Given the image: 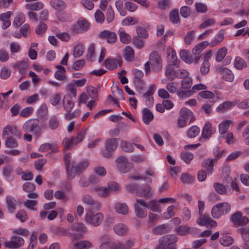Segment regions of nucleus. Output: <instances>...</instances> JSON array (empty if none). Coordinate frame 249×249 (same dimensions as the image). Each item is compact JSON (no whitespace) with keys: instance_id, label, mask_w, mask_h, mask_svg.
I'll return each instance as SVG.
<instances>
[{"instance_id":"nucleus-1","label":"nucleus","mask_w":249,"mask_h":249,"mask_svg":"<svg viewBox=\"0 0 249 249\" xmlns=\"http://www.w3.org/2000/svg\"><path fill=\"white\" fill-rule=\"evenodd\" d=\"M65 164L67 173L68 178L71 179L74 178L77 174H80L83 172L89 166L88 160H84L78 164L71 158L70 154L65 155L64 157Z\"/></svg>"},{"instance_id":"nucleus-2","label":"nucleus","mask_w":249,"mask_h":249,"mask_svg":"<svg viewBox=\"0 0 249 249\" xmlns=\"http://www.w3.org/2000/svg\"><path fill=\"white\" fill-rule=\"evenodd\" d=\"M69 237L72 240H78L82 238L87 232V228L83 223H76L69 227Z\"/></svg>"},{"instance_id":"nucleus-3","label":"nucleus","mask_w":249,"mask_h":249,"mask_svg":"<svg viewBox=\"0 0 249 249\" xmlns=\"http://www.w3.org/2000/svg\"><path fill=\"white\" fill-rule=\"evenodd\" d=\"M23 131L25 133H31L38 138L41 135V129L39 127V121L37 119H32L27 121L23 125Z\"/></svg>"},{"instance_id":"nucleus-4","label":"nucleus","mask_w":249,"mask_h":249,"mask_svg":"<svg viewBox=\"0 0 249 249\" xmlns=\"http://www.w3.org/2000/svg\"><path fill=\"white\" fill-rule=\"evenodd\" d=\"M117 168L120 173H126L129 172L133 167V164L128 161L124 156H119L115 160Z\"/></svg>"},{"instance_id":"nucleus-5","label":"nucleus","mask_w":249,"mask_h":249,"mask_svg":"<svg viewBox=\"0 0 249 249\" xmlns=\"http://www.w3.org/2000/svg\"><path fill=\"white\" fill-rule=\"evenodd\" d=\"M104 219V215L101 213H94L92 211H88L85 216V221L94 226L101 224Z\"/></svg>"},{"instance_id":"nucleus-6","label":"nucleus","mask_w":249,"mask_h":249,"mask_svg":"<svg viewBox=\"0 0 249 249\" xmlns=\"http://www.w3.org/2000/svg\"><path fill=\"white\" fill-rule=\"evenodd\" d=\"M230 211L231 206L229 203H220L213 207L211 214L214 218H218L222 214L228 213Z\"/></svg>"},{"instance_id":"nucleus-7","label":"nucleus","mask_w":249,"mask_h":249,"mask_svg":"<svg viewBox=\"0 0 249 249\" xmlns=\"http://www.w3.org/2000/svg\"><path fill=\"white\" fill-rule=\"evenodd\" d=\"M118 141L116 138H111L107 140L105 142V149L103 151V156L107 158L112 157V152L115 150L118 145Z\"/></svg>"},{"instance_id":"nucleus-8","label":"nucleus","mask_w":249,"mask_h":249,"mask_svg":"<svg viewBox=\"0 0 249 249\" xmlns=\"http://www.w3.org/2000/svg\"><path fill=\"white\" fill-rule=\"evenodd\" d=\"M141 206L143 208H146V202L143 199H137L134 204L135 214L140 218L145 217L147 214L146 211L144 209L142 208Z\"/></svg>"},{"instance_id":"nucleus-9","label":"nucleus","mask_w":249,"mask_h":249,"mask_svg":"<svg viewBox=\"0 0 249 249\" xmlns=\"http://www.w3.org/2000/svg\"><path fill=\"white\" fill-rule=\"evenodd\" d=\"M196 222L199 225L205 226L209 229L215 228L217 226V223L206 214L199 215V217L197 219Z\"/></svg>"},{"instance_id":"nucleus-10","label":"nucleus","mask_w":249,"mask_h":249,"mask_svg":"<svg viewBox=\"0 0 249 249\" xmlns=\"http://www.w3.org/2000/svg\"><path fill=\"white\" fill-rule=\"evenodd\" d=\"M231 220L236 227L244 226L249 222L247 217H242V213L239 212L235 213L231 217Z\"/></svg>"},{"instance_id":"nucleus-11","label":"nucleus","mask_w":249,"mask_h":249,"mask_svg":"<svg viewBox=\"0 0 249 249\" xmlns=\"http://www.w3.org/2000/svg\"><path fill=\"white\" fill-rule=\"evenodd\" d=\"M24 244L23 238L17 236H13L11 237V240L5 242L4 245L8 248L14 249L19 248L23 246Z\"/></svg>"},{"instance_id":"nucleus-12","label":"nucleus","mask_w":249,"mask_h":249,"mask_svg":"<svg viewBox=\"0 0 249 249\" xmlns=\"http://www.w3.org/2000/svg\"><path fill=\"white\" fill-rule=\"evenodd\" d=\"M136 194L139 197L149 198L152 196V192L150 186L144 184L136 190Z\"/></svg>"},{"instance_id":"nucleus-13","label":"nucleus","mask_w":249,"mask_h":249,"mask_svg":"<svg viewBox=\"0 0 249 249\" xmlns=\"http://www.w3.org/2000/svg\"><path fill=\"white\" fill-rule=\"evenodd\" d=\"M82 201L84 203L90 206L93 209L98 210L101 207L100 203L98 201L94 200L92 196L89 195L84 196L82 198Z\"/></svg>"},{"instance_id":"nucleus-14","label":"nucleus","mask_w":249,"mask_h":249,"mask_svg":"<svg viewBox=\"0 0 249 249\" xmlns=\"http://www.w3.org/2000/svg\"><path fill=\"white\" fill-rule=\"evenodd\" d=\"M224 79L227 82H232L234 79V75L231 71L227 68L219 67L216 69Z\"/></svg>"},{"instance_id":"nucleus-15","label":"nucleus","mask_w":249,"mask_h":249,"mask_svg":"<svg viewBox=\"0 0 249 249\" xmlns=\"http://www.w3.org/2000/svg\"><path fill=\"white\" fill-rule=\"evenodd\" d=\"M197 230L196 228L181 225L176 228V231L178 235L184 236L191 232H196Z\"/></svg>"},{"instance_id":"nucleus-16","label":"nucleus","mask_w":249,"mask_h":249,"mask_svg":"<svg viewBox=\"0 0 249 249\" xmlns=\"http://www.w3.org/2000/svg\"><path fill=\"white\" fill-rule=\"evenodd\" d=\"M6 208L11 213H13L18 206V201L12 196H8L6 197Z\"/></svg>"},{"instance_id":"nucleus-17","label":"nucleus","mask_w":249,"mask_h":249,"mask_svg":"<svg viewBox=\"0 0 249 249\" xmlns=\"http://www.w3.org/2000/svg\"><path fill=\"white\" fill-rule=\"evenodd\" d=\"M11 15L10 11L0 14V20L2 22L1 27L3 29H7L10 26L11 21L9 19Z\"/></svg>"},{"instance_id":"nucleus-18","label":"nucleus","mask_w":249,"mask_h":249,"mask_svg":"<svg viewBox=\"0 0 249 249\" xmlns=\"http://www.w3.org/2000/svg\"><path fill=\"white\" fill-rule=\"evenodd\" d=\"M100 37L102 39H106L107 42L112 43L114 42L116 39V35L114 32L109 31H104L100 34Z\"/></svg>"},{"instance_id":"nucleus-19","label":"nucleus","mask_w":249,"mask_h":249,"mask_svg":"<svg viewBox=\"0 0 249 249\" xmlns=\"http://www.w3.org/2000/svg\"><path fill=\"white\" fill-rule=\"evenodd\" d=\"M149 62L152 66H156L159 69L161 67V58L156 52H153L149 56Z\"/></svg>"},{"instance_id":"nucleus-20","label":"nucleus","mask_w":249,"mask_h":249,"mask_svg":"<svg viewBox=\"0 0 249 249\" xmlns=\"http://www.w3.org/2000/svg\"><path fill=\"white\" fill-rule=\"evenodd\" d=\"M5 135H7L8 137L14 136L18 138H20V133L16 127L7 125L4 128L3 131V136Z\"/></svg>"},{"instance_id":"nucleus-21","label":"nucleus","mask_w":249,"mask_h":249,"mask_svg":"<svg viewBox=\"0 0 249 249\" xmlns=\"http://www.w3.org/2000/svg\"><path fill=\"white\" fill-rule=\"evenodd\" d=\"M63 105L64 109L67 112H70L73 108L74 103L69 94L64 96L63 99Z\"/></svg>"},{"instance_id":"nucleus-22","label":"nucleus","mask_w":249,"mask_h":249,"mask_svg":"<svg viewBox=\"0 0 249 249\" xmlns=\"http://www.w3.org/2000/svg\"><path fill=\"white\" fill-rule=\"evenodd\" d=\"M177 241V237L174 235H167L160 239V243L164 246L173 245Z\"/></svg>"},{"instance_id":"nucleus-23","label":"nucleus","mask_w":249,"mask_h":249,"mask_svg":"<svg viewBox=\"0 0 249 249\" xmlns=\"http://www.w3.org/2000/svg\"><path fill=\"white\" fill-rule=\"evenodd\" d=\"M113 230L117 235L124 236L127 233L128 229L124 224L119 223L113 226Z\"/></svg>"},{"instance_id":"nucleus-24","label":"nucleus","mask_w":249,"mask_h":249,"mask_svg":"<svg viewBox=\"0 0 249 249\" xmlns=\"http://www.w3.org/2000/svg\"><path fill=\"white\" fill-rule=\"evenodd\" d=\"M142 120L146 124H148L149 123L154 119V115L152 112L146 108H144L142 110Z\"/></svg>"},{"instance_id":"nucleus-25","label":"nucleus","mask_w":249,"mask_h":249,"mask_svg":"<svg viewBox=\"0 0 249 249\" xmlns=\"http://www.w3.org/2000/svg\"><path fill=\"white\" fill-rule=\"evenodd\" d=\"M214 159H205L202 162V166L204 168L208 174H211L213 172V167Z\"/></svg>"},{"instance_id":"nucleus-26","label":"nucleus","mask_w":249,"mask_h":249,"mask_svg":"<svg viewBox=\"0 0 249 249\" xmlns=\"http://www.w3.org/2000/svg\"><path fill=\"white\" fill-rule=\"evenodd\" d=\"M236 104L235 102L226 101L219 105L216 109L218 112H223L235 106Z\"/></svg>"},{"instance_id":"nucleus-27","label":"nucleus","mask_w":249,"mask_h":249,"mask_svg":"<svg viewBox=\"0 0 249 249\" xmlns=\"http://www.w3.org/2000/svg\"><path fill=\"white\" fill-rule=\"evenodd\" d=\"M93 190L97 192V195L101 197L106 198L110 195L107 187L96 186Z\"/></svg>"},{"instance_id":"nucleus-28","label":"nucleus","mask_w":249,"mask_h":249,"mask_svg":"<svg viewBox=\"0 0 249 249\" xmlns=\"http://www.w3.org/2000/svg\"><path fill=\"white\" fill-rule=\"evenodd\" d=\"M124 59L127 61H131L134 59V51L130 46H126L124 52Z\"/></svg>"},{"instance_id":"nucleus-29","label":"nucleus","mask_w":249,"mask_h":249,"mask_svg":"<svg viewBox=\"0 0 249 249\" xmlns=\"http://www.w3.org/2000/svg\"><path fill=\"white\" fill-rule=\"evenodd\" d=\"M212 134V124L210 123L207 122L205 124L203 127L201 138H200V140H201V138H209L211 136Z\"/></svg>"},{"instance_id":"nucleus-30","label":"nucleus","mask_w":249,"mask_h":249,"mask_svg":"<svg viewBox=\"0 0 249 249\" xmlns=\"http://www.w3.org/2000/svg\"><path fill=\"white\" fill-rule=\"evenodd\" d=\"M56 68L58 70L55 72L54 77L57 80L63 81L66 78L65 75L66 70L64 67L62 66H57Z\"/></svg>"},{"instance_id":"nucleus-31","label":"nucleus","mask_w":249,"mask_h":249,"mask_svg":"<svg viewBox=\"0 0 249 249\" xmlns=\"http://www.w3.org/2000/svg\"><path fill=\"white\" fill-rule=\"evenodd\" d=\"M177 209L178 207L176 205H171L168 207L167 211L162 214V218L164 219H168L171 217H173L175 215L174 211L177 210Z\"/></svg>"},{"instance_id":"nucleus-32","label":"nucleus","mask_w":249,"mask_h":249,"mask_svg":"<svg viewBox=\"0 0 249 249\" xmlns=\"http://www.w3.org/2000/svg\"><path fill=\"white\" fill-rule=\"evenodd\" d=\"M232 123L231 120H226L221 122L218 125L219 132L221 134L227 132L230 124Z\"/></svg>"},{"instance_id":"nucleus-33","label":"nucleus","mask_w":249,"mask_h":249,"mask_svg":"<svg viewBox=\"0 0 249 249\" xmlns=\"http://www.w3.org/2000/svg\"><path fill=\"white\" fill-rule=\"evenodd\" d=\"M2 173L5 178L9 182H11L13 180V168L11 166H7L4 167L2 170Z\"/></svg>"},{"instance_id":"nucleus-34","label":"nucleus","mask_w":249,"mask_h":249,"mask_svg":"<svg viewBox=\"0 0 249 249\" xmlns=\"http://www.w3.org/2000/svg\"><path fill=\"white\" fill-rule=\"evenodd\" d=\"M121 42L127 44L131 41L130 35L124 30H120L118 33Z\"/></svg>"},{"instance_id":"nucleus-35","label":"nucleus","mask_w":249,"mask_h":249,"mask_svg":"<svg viewBox=\"0 0 249 249\" xmlns=\"http://www.w3.org/2000/svg\"><path fill=\"white\" fill-rule=\"evenodd\" d=\"M51 6L58 11H61L66 7V4L62 0H53L51 2Z\"/></svg>"},{"instance_id":"nucleus-36","label":"nucleus","mask_w":249,"mask_h":249,"mask_svg":"<svg viewBox=\"0 0 249 249\" xmlns=\"http://www.w3.org/2000/svg\"><path fill=\"white\" fill-rule=\"evenodd\" d=\"M115 210L117 213L126 215L128 212V208L125 203H116L115 205Z\"/></svg>"},{"instance_id":"nucleus-37","label":"nucleus","mask_w":249,"mask_h":249,"mask_svg":"<svg viewBox=\"0 0 249 249\" xmlns=\"http://www.w3.org/2000/svg\"><path fill=\"white\" fill-rule=\"evenodd\" d=\"M74 247L76 249H89L92 246V244L89 241L83 240L75 243Z\"/></svg>"},{"instance_id":"nucleus-38","label":"nucleus","mask_w":249,"mask_h":249,"mask_svg":"<svg viewBox=\"0 0 249 249\" xmlns=\"http://www.w3.org/2000/svg\"><path fill=\"white\" fill-rule=\"evenodd\" d=\"M208 44V43L207 41H204L196 45L192 50L194 55H199Z\"/></svg>"},{"instance_id":"nucleus-39","label":"nucleus","mask_w":249,"mask_h":249,"mask_svg":"<svg viewBox=\"0 0 249 249\" xmlns=\"http://www.w3.org/2000/svg\"><path fill=\"white\" fill-rule=\"evenodd\" d=\"M112 93L114 95V99L118 101L120 100H124L123 91L118 87L114 88L112 90Z\"/></svg>"},{"instance_id":"nucleus-40","label":"nucleus","mask_w":249,"mask_h":249,"mask_svg":"<svg viewBox=\"0 0 249 249\" xmlns=\"http://www.w3.org/2000/svg\"><path fill=\"white\" fill-rule=\"evenodd\" d=\"M187 110L186 108H182L180 111V117L178 120V124L179 127H183L186 124L187 117L183 113V111Z\"/></svg>"},{"instance_id":"nucleus-41","label":"nucleus","mask_w":249,"mask_h":249,"mask_svg":"<svg viewBox=\"0 0 249 249\" xmlns=\"http://www.w3.org/2000/svg\"><path fill=\"white\" fill-rule=\"evenodd\" d=\"M59 125V121L58 118L55 116H53L51 117L48 122V127L51 130L56 129Z\"/></svg>"},{"instance_id":"nucleus-42","label":"nucleus","mask_w":249,"mask_h":249,"mask_svg":"<svg viewBox=\"0 0 249 249\" xmlns=\"http://www.w3.org/2000/svg\"><path fill=\"white\" fill-rule=\"evenodd\" d=\"M44 7L43 3L40 1L34 2L33 3H28L25 5L26 9L33 11H37L42 9Z\"/></svg>"},{"instance_id":"nucleus-43","label":"nucleus","mask_w":249,"mask_h":249,"mask_svg":"<svg viewBox=\"0 0 249 249\" xmlns=\"http://www.w3.org/2000/svg\"><path fill=\"white\" fill-rule=\"evenodd\" d=\"M174 65V64H170L166 68L165 75L170 80H173L175 78L174 74V72H176V71H175Z\"/></svg>"},{"instance_id":"nucleus-44","label":"nucleus","mask_w":249,"mask_h":249,"mask_svg":"<svg viewBox=\"0 0 249 249\" xmlns=\"http://www.w3.org/2000/svg\"><path fill=\"white\" fill-rule=\"evenodd\" d=\"M168 226L165 224L159 225L153 229L152 231L156 235L164 234L167 231Z\"/></svg>"},{"instance_id":"nucleus-45","label":"nucleus","mask_w":249,"mask_h":249,"mask_svg":"<svg viewBox=\"0 0 249 249\" xmlns=\"http://www.w3.org/2000/svg\"><path fill=\"white\" fill-rule=\"evenodd\" d=\"M170 19L174 24H179L180 20L178 16V11L175 9L172 10L169 15Z\"/></svg>"},{"instance_id":"nucleus-46","label":"nucleus","mask_w":249,"mask_h":249,"mask_svg":"<svg viewBox=\"0 0 249 249\" xmlns=\"http://www.w3.org/2000/svg\"><path fill=\"white\" fill-rule=\"evenodd\" d=\"M28 60L27 59L23 60L21 62L17 63L15 65V67H17L18 68L19 72L22 74H24L26 70L28 68Z\"/></svg>"},{"instance_id":"nucleus-47","label":"nucleus","mask_w":249,"mask_h":249,"mask_svg":"<svg viewBox=\"0 0 249 249\" xmlns=\"http://www.w3.org/2000/svg\"><path fill=\"white\" fill-rule=\"evenodd\" d=\"M55 15L59 20L63 22L69 21L71 18V16L70 14L62 10L61 11H57Z\"/></svg>"},{"instance_id":"nucleus-48","label":"nucleus","mask_w":249,"mask_h":249,"mask_svg":"<svg viewBox=\"0 0 249 249\" xmlns=\"http://www.w3.org/2000/svg\"><path fill=\"white\" fill-rule=\"evenodd\" d=\"M234 65L236 69L240 70L247 67V63L243 59L237 56L235 57Z\"/></svg>"},{"instance_id":"nucleus-49","label":"nucleus","mask_w":249,"mask_h":249,"mask_svg":"<svg viewBox=\"0 0 249 249\" xmlns=\"http://www.w3.org/2000/svg\"><path fill=\"white\" fill-rule=\"evenodd\" d=\"M180 56L181 59L186 63H193V56H190L186 50L180 51Z\"/></svg>"},{"instance_id":"nucleus-50","label":"nucleus","mask_w":249,"mask_h":249,"mask_svg":"<svg viewBox=\"0 0 249 249\" xmlns=\"http://www.w3.org/2000/svg\"><path fill=\"white\" fill-rule=\"evenodd\" d=\"M25 21V17L23 14H18L14 18L13 24L17 27L21 26Z\"/></svg>"},{"instance_id":"nucleus-51","label":"nucleus","mask_w":249,"mask_h":249,"mask_svg":"<svg viewBox=\"0 0 249 249\" xmlns=\"http://www.w3.org/2000/svg\"><path fill=\"white\" fill-rule=\"evenodd\" d=\"M77 24L79 25L83 33L87 31L89 28V22L85 19H80L77 21Z\"/></svg>"},{"instance_id":"nucleus-52","label":"nucleus","mask_w":249,"mask_h":249,"mask_svg":"<svg viewBox=\"0 0 249 249\" xmlns=\"http://www.w3.org/2000/svg\"><path fill=\"white\" fill-rule=\"evenodd\" d=\"M227 53V49L224 47L219 49L216 55L215 60L217 62H221L225 57Z\"/></svg>"},{"instance_id":"nucleus-53","label":"nucleus","mask_w":249,"mask_h":249,"mask_svg":"<svg viewBox=\"0 0 249 249\" xmlns=\"http://www.w3.org/2000/svg\"><path fill=\"white\" fill-rule=\"evenodd\" d=\"M181 159L187 164L190 163L194 158V155L188 152H183L180 154Z\"/></svg>"},{"instance_id":"nucleus-54","label":"nucleus","mask_w":249,"mask_h":249,"mask_svg":"<svg viewBox=\"0 0 249 249\" xmlns=\"http://www.w3.org/2000/svg\"><path fill=\"white\" fill-rule=\"evenodd\" d=\"M213 188L215 191L219 194H225L227 192V189L225 186L220 183H214Z\"/></svg>"},{"instance_id":"nucleus-55","label":"nucleus","mask_w":249,"mask_h":249,"mask_svg":"<svg viewBox=\"0 0 249 249\" xmlns=\"http://www.w3.org/2000/svg\"><path fill=\"white\" fill-rule=\"evenodd\" d=\"M200 129L197 126L194 125L190 128L187 132V135L189 138H194L199 133Z\"/></svg>"},{"instance_id":"nucleus-56","label":"nucleus","mask_w":249,"mask_h":249,"mask_svg":"<svg viewBox=\"0 0 249 249\" xmlns=\"http://www.w3.org/2000/svg\"><path fill=\"white\" fill-rule=\"evenodd\" d=\"M146 208H150L153 212H160V210L159 208V205L157 201L155 200L150 201L148 203H146Z\"/></svg>"},{"instance_id":"nucleus-57","label":"nucleus","mask_w":249,"mask_h":249,"mask_svg":"<svg viewBox=\"0 0 249 249\" xmlns=\"http://www.w3.org/2000/svg\"><path fill=\"white\" fill-rule=\"evenodd\" d=\"M167 53L168 61L171 63H173V64L176 65L175 62L176 61L177 56L175 52L171 48L167 49Z\"/></svg>"},{"instance_id":"nucleus-58","label":"nucleus","mask_w":249,"mask_h":249,"mask_svg":"<svg viewBox=\"0 0 249 249\" xmlns=\"http://www.w3.org/2000/svg\"><path fill=\"white\" fill-rule=\"evenodd\" d=\"M106 17L108 23L111 22L114 19L115 13L112 6L110 5L107 8Z\"/></svg>"},{"instance_id":"nucleus-59","label":"nucleus","mask_w":249,"mask_h":249,"mask_svg":"<svg viewBox=\"0 0 249 249\" xmlns=\"http://www.w3.org/2000/svg\"><path fill=\"white\" fill-rule=\"evenodd\" d=\"M233 239L228 235H225L221 237L219 242L223 246H229L232 243Z\"/></svg>"},{"instance_id":"nucleus-60","label":"nucleus","mask_w":249,"mask_h":249,"mask_svg":"<svg viewBox=\"0 0 249 249\" xmlns=\"http://www.w3.org/2000/svg\"><path fill=\"white\" fill-rule=\"evenodd\" d=\"M180 179L183 183L189 184L194 181L195 177L187 173H184L181 175Z\"/></svg>"},{"instance_id":"nucleus-61","label":"nucleus","mask_w":249,"mask_h":249,"mask_svg":"<svg viewBox=\"0 0 249 249\" xmlns=\"http://www.w3.org/2000/svg\"><path fill=\"white\" fill-rule=\"evenodd\" d=\"M121 146L123 150L127 152H132L134 150V148L132 144L126 141L123 142L121 143Z\"/></svg>"},{"instance_id":"nucleus-62","label":"nucleus","mask_w":249,"mask_h":249,"mask_svg":"<svg viewBox=\"0 0 249 249\" xmlns=\"http://www.w3.org/2000/svg\"><path fill=\"white\" fill-rule=\"evenodd\" d=\"M61 98V94L59 93H56L53 94L50 99V103L53 106H56L59 103Z\"/></svg>"},{"instance_id":"nucleus-63","label":"nucleus","mask_w":249,"mask_h":249,"mask_svg":"<svg viewBox=\"0 0 249 249\" xmlns=\"http://www.w3.org/2000/svg\"><path fill=\"white\" fill-rule=\"evenodd\" d=\"M83 46L81 44H77L74 48L73 55L74 57H78L82 55L83 53Z\"/></svg>"},{"instance_id":"nucleus-64","label":"nucleus","mask_w":249,"mask_h":249,"mask_svg":"<svg viewBox=\"0 0 249 249\" xmlns=\"http://www.w3.org/2000/svg\"><path fill=\"white\" fill-rule=\"evenodd\" d=\"M105 66L108 69L110 70H115L117 68V65L116 64V61L111 58H108L105 61Z\"/></svg>"}]
</instances>
